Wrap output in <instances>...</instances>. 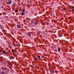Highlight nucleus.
<instances>
[{
  "instance_id": "6",
  "label": "nucleus",
  "mask_w": 74,
  "mask_h": 74,
  "mask_svg": "<svg viewBox=\"0 0 74 74\" xmlns=\"http://www.w3.org/2000/svg\"><path fill=\"white\" fill-rule=\"evenodd\" d=\"M36 21L34 20V21H33L32 22H31L32 24H34V23H35V22H36Z\"/></svg>"
},
{
  "instance_id": "22",
  "label": "nucleus",
  "mask_w": 74,
  "mask_h": 74,
  "mask_svg": "<svg viewBox=\"0 0 74 74\" xmlns=\"http://www.w3.org/2000/svg\"><path fill=\"white\" fill-rule=\"evenodd\" d=\"M2 51H3L2 50H0V52H2Z\"/></svg>"
},
{
  "instance_id": "19",
  "label": "nucleus",
  "mask_w": 74,
  "mask_h": 74,
  "mask_svg": "<svg viewBox=\"0 0 74 74\" xmlns=\"http://www.w3.org/2000/svg\"><path fill=\"white\" fill-rule=\"evenodd\" d=\"M59 36H60V37H62V36L61 35H60Z\"/></svg>"
},
{
  "instance_id": "21",
  "label": "nucleus",
  "mask_w": 74,
  "mask_h": 74,
  "mask_svg": "<svg viewBox=\"0 0 74 74\" xmlns=\"http://www.w3.org/2000/svg\"><path fill=\"white\" fill-rule=\"evenodd\" d=\"M72 11H73V12H74V9H73V10H72Z\"/></svg>"
},
{
  "instance_id": "10",
  "label": "nucleus",
  "mask_w": 74,
  "mask_h": 74,
  "mask_svg": "<svg viewBox=\"0 0 74 74\" xmlns=\"http://www.w3.org/2000/svg\"><path fill=\"white\" fill-rule=\"evenodd\" d=\"M60 50V48L59 47L58 49V51L59 52Z\"/></svg>"
},
{
  "instance_id": "23",
  "label": "nucleus",
  "mask_w": 74,
  "mask_h": 74,
  "mask_svg": "<svg viewBox=\"0 0 74 74\" xmlns=\"http://www.w3.org/2000/svg\"><path fill=\"white\" fill-rule=\"evenodd\" d=\"M74 6H72V8H73V9H74Z\"/></svg>"
},
{
  "instance_id": "13",
  "label": "nucleus",
  "mask_w": 74,
  "mask_h": 74,
  "mask_svg": "<svg viewBox=\"0 0 74 74\" xmlns=\"http://www.w3.org/2000/svg\"><path fill=\"white\" fill-rule=\"evenodd\" d=\"M15 12H18V10H15Z\"/></svg>"
},
{
  "instance_id": "17",
  "label": "nucleus",
  "mask_w": 74,
  "mask_h": 74,
  "mask_svg": "<svg viewBox=\"0 0 74 74\" xmlns=\"http://www.w3.org/2000/svg\"><path fill=\"white\" fill-rule=\"evenodd\" d=\"M22 11L23 12H25V10L23 9V10Z\"/></svg>"
},
{
  "instance_id": "8",
  "label": "nucleus",
  "mask_w": 74,
  "mask_h": 74,
  "mask_svg": "<svg viewBox=\"0 0 74 74\" xmlns=\"http://www.w3.org/2000/svg\"><path fill=\"white\" fill-rule=\"evenodd\" d=\"M24 15H25V13H23V12H22L21 13V15L22 16Z\"/></svg>"
},
{
  "instance_id": "3",
  "label": "nucleus",
  "mask_w": 74,
  "mask_h": 74,
  "mask_svg": "<svg viewBox=\"0 0 74 74\" xmlns=\"http://www.w3.org/2000/svg\"><path fill=\"white\" fill-rule=\"evenodd\" d=\"M2 52H3V53L4 55H6V54L7 53V52H5V50L2 51Z\"/></svg>"
},
{
  "instance_id": "5",
  "label": "nucleus",
  "mask_w": 74,
  "mask_h": 74,
  "mask_svg": "<svg viewBox=\"0 0 74 74\" xmlns=\"http://www.w3.org/2000/svg\"><path fill=\"white\" fill-rule=\"evenodd\" d=\"M17 26L18 28V29H19L21 27V26L20 25H17Z\"/></svg>"
},
{
  "instance_id": "2",
  "label": "nucleus",
  "mask_w": 74,
  "mask_h": 74,
  "mask_svg": "<svg viewBox=\"0 0 74 74\" xmlns=\"http://www.w3.org/2000/svg\"><path fill=\"white\" fill-rule=\"evenodd\" d=\"M8 2L9 4H11L12 3V1L11 0H8Z\"/></svg>"
},
{
  "instance_id": "14",
  "label": "nucleus",
  "mask_w": 74,
  "mask_h": 74,
  "mask_svg": "<svg viewBox=\"0 0 74 74\" xmlns=\"http://www.w3.org/2000/svg\"><path fill=\"white\" fill-rule=\"evenodd\" d=\"M12 52H13V53H14V52H15V51H14V49L12 50Z\"/></svg>"
},
{
  "instance_id": "1",
  "label": "nucleus",
  "mask_w": 74,
  "mask_h": 74,
  "mask_svg": "<svg viewBox=\"0 0 74 74\" xmlns=\"http://www.w3.org/2000/svg\"><path fill=\"white\" fill-rule=\"evenodd\" d=\"M3 70H5V71H6V72H7V73H9V69H8V68H7L6 67L3 68Z\"/></svg>"
},
{
  "instance_id": "20",
  "label": "nucleus",
  "mask_w": 74,
  "mask_h": 74,
  "mask_svg": "<svg viewBox=\"0 0 74 74\" xmlns=\"http://www.w3.org/2000/svg\"><path fill=\"white\" fill-rule=\"evenodd\" d=\"M55 73H58V71H55Z\"/></svg>"
},
{
  "instance_id": "15",
  "label": "nucleus",
  "mask_w": 74,
  "mask_h": 74,
  "mask_svg": "<svg viewBox=\"0 0 74 74\" xmlns=\"http://www.w3.org/2000/svg\"><path fill=\"white\" fill-rule=\"evenodd\" d=\"M37 23H38L37 22H36V23H35V25H37Z\"/></svg>"
},
{
  "instance_id": "7",
  "label": "nucleus",
  "mask_w": 74,
  "mask_h": 74,
  "mask_svg": "<svg viewBox=\"0 0 74 74\" xmlns=\"http://www.w3.org/2000/svg\"><path fill=\"white\" fill-rule=\"evenodd\" d=\"M50 73L51 74H53V73H55V72L53 71H51L50 72Z\"/></svg>"
},
{
  "instance_id": "12",
  "label": "nucleus",
  "mask_w": 74,
  "mask_h": 74,
  "mask_svg": "<svg viewBox=\"0 0 74 74\" xmlns=\"http://www.w3.org/2000/svg\"><path fill=\"white\" fill-rule=\"evenodd\" d=\"M2 74H5V73H4L3 71H2L1 72Z\"/></svg>"
},
{
  "instance_id": "9",
  "label": "nucleus",
  "mask_w": 74,
  "mask_h": 74,
  "mask_svg": "<svg viewBox=\"0 0 74 74\" xmlns=\"http://www.w3.org/2000/svg\"><path fill=\"white\" fill-rule=\"evenodd\" d=\"M63 9L64 10H67V9L66 8V7L63 8Z\"/></svg>"
},
{
  "instance_id": "24",
  "label": "nucleus",
  "mask_w": 74,
  "mask_h": 74,
  "mask_svg": "<svg viewBox=\"0 0 74 74\" xmlns=\"http://www.w3.org/2000/svg\"><path fill=\"white\" fill-rule=\"evenodd\" d=\"M51 16L52 15V14H51Z\"/></svg>"
},
{
  "instance_id": "25",
  "label": "nucleus",
  "mask_w": 74,
  "mask_h": 74,
  "mask_svg": "<svg viewBox=\"0 0 74 74\" xmlns=\"http://www.w3.org/2000/svg\"><path fill=\"white\" fill-rule=\"evenodd\" d=\"M42 58H43V56H42Z\"/></svg>"
},
{
  "instance_id": "16",
  "label": "nucleus",
  "mask_w": 74,
  "mask_h": 74,
  "mask_svg": "<svg viewBox=\"0 0 74 74\" xmlns=\"http://www.w3.org/2000/svg\"><path fill=\"white\" fill-rule=\"evenodd\" d=\"M38 59V58H35V60H37Z\"/></svg>"
},
{
  "instance_id": "4",
  "label": "nucleus",
  "mask_w": 74,
  "mask_h": 74,
  "mask_svg": "<svg viewBox=\"0 0 74 74\" xmlns=\"http://www.w3.org/2000/svg\"><path fill=\"white\" fill-rule=\"evenodd\" d=\"M31 33H27L28 36H29V37H31Z\"/></svg>"
},
{
  "instance_id": "11",
  "label": "nucleus",
  "mask_w": 74,
  "mask_h": 74,
  "mask_svg": "<svg viewBox=\"0 0 74 74\" xmlns=\"http://www.w3.org/2000/svg\"><path fill=\"white\" fill-rule=\"evenodd\" d=\"M10 57L11 58H12V59H14V58L12 56H10Z\"/></svg>"
},
{
  "instance_id": "18",
  "label": "nucleus",
  "mask_w": 74,
  "mask_h": 74,
  "mask_svg": "<svg viewBox=\"0 0 74 74\" xmlns=\"http://www.w3.org/2000/svg\"><path fill=\"white\" fill-rule=\"evenodd\" d=\"M38 58H40V56H37Z\"/></svg>"
}]
</instances>
